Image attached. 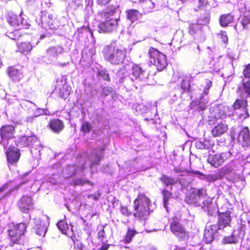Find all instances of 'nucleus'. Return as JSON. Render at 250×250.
<instances>
[{
    "label": "nucleus",
    "instance_id": "nucleus-1",
    "mask_svg": "<svg viewBox=\"0 0 250 250\" xmlns=\"http://www.w3.org/2000/svg\"><path fill=\"white\" fill-rule=\"evenodd\" d=\"M105 60L113 65H119L124 62L126 56V49L116 42L105 45L102 50Z\"/></svg>",
    "mask_w": 250,
    "mask_h": 250
},
{
    "label": "nucleus",
    "instance_id": "nucleus-2",
    "mask_svg": "<svg viewBox=\"0 0 250 250\" xmlns=\"http://www.w3.org/2000/svg\"><path fill=\"white\" fill-rule=\"evenodd\" d=\"M202 198H205L201 205L202 208L207 211L208 215H212L216 210L215 205L212 203V199L207 196L205 189L192 188L188 199L190 202L198 203Z\"/></svg>",
    "mask_w": 250,
    "mask_h": 250
},
{
    "label": "nucleus",
    "instance_id": "nucleus-3",
    "mask_svg": "<svg viewBox=\"0 0 250 250\" xmlns=\"http://www.w3.org/2000/svg\"><path fill=\"white\" fill-rule=\"evenodd\" d=\"M150 201L144 194L140 193L134 201V216L145 219L149 214Z\"/></svg>",
    "mask_w": 250,
    "mask_h": 250
},
{
    "label": "nucleus",
    "instance_id": "nucleus-4",
    "mask_svg": "<svg viewBox=\"0 0 250 250\" xmlns=\"http://www.w3.org/2000/svg\"><path fill=\"white\" fill-rule=\"evenodd\" d=\"M26 228V226L24 223H20L10 227L8 232L11 241L13 243H18L24 234Z\"/></svg>",
    "mask_w": 250,
    "mask_h": 250
},
{
    "label": "nucleus",
    "instance_id": "nucleus-5",
    "mask_svg": "<svg viewBox=\"0 0 250 250\" xmlns=\"http://www.w3.org/2000/svg\"><path fill=\"white\" fill-rule=\"evenodd\" d=\"M98 24V31L100 33H110L115 29L118 24V18L104 19Z\"/></svg>",
    "mask_w": 250,
    "mask_h": 250
},
{
    "label": "nucleus",
    "instance_id": "nucleus-6",
    "mask_svg": "<svg viewBox=\"0 0 250 250\" xmlns=\"http://www.w3.org/2000/svg\"><path fill=\"white\" fill-rule=\"evenodd\" d=\"M170 229L179 239L185 240L188 239V234L176 219H173L170 223Z\"/></svg>",
    "mask_w": 250,
    "mask_h": 250
},
{
    "label": "nucleus",
    "instance_id": "nucleus-7",
    "mask_svg": "<svg viewBox=\"0 0 250 250\" xmlns=\"http://www.w3.org/2000/svg\"><path fill=\"white\" fill-rule=\"evenodd\" d=\"M248 106V101L245 98H241L236 99L232 104V107L235 110L242 109L244 112L243 114H241L240 116L243 119H245L250 116Z\"/></svg>",
    "mask_w": 250,
    "mask_h": 250
},
{
    "label": "nucleus",
    "instance_id": "nucleus-8",
    "mask_svg": "<svg viewBox=\"0 0 250 250\" xmlns=\"http://www.w3.org/2000/svg\"><path fill=\"white\" fill-rule=\"evenodd\" d=\"M34 223L35 225L36 233L39 236H44L47 230L49 225L48 219L44 217V219H35Z\"/></svg>",
    "mask_w": 250,
    "mask_h": 250
},
{
    "label": "nucleus",
    "instance_id": "nucleus-9",
    "mask_svg": "<svg viewBox=\"0 0 250 250\" xmlns=\"http://www.w3.org/2000/svg\"><path fill=\"white\" fill-rule=\"evenodd\" d=\"M15 128L13 125H3L0 128V136L2 141L14 138Z\"/></svg>",
    "mask_w": 250,
    "mask_h": 250
},
{
    "label": "nucleus",
    "instance_id": "nucleus-10",
    "mask_svg": "<svg viewBox=\"0 0 250 250\" xmlns=\"http://www.w3.org/2000/svg\"><path fill=\"white\" fill-rule=\"evenodd\" d=\"M47 127L53 133L59 134L63 130L64 124L60 119L52 118L49 120Z\"/></svg>",
    "mask_w": 250,
    "mask_h": 250
},
{
    "label": "nucleus",
    "instance_id": "nucleus-11",
    "mask_svg": "<svg viewBox=\"0 0 250 250\" xmlns=\"http://www.w3.org/2000/svg\"><path fill=\"white\" fill-rule=\"evenodd\" d=\"M32 199L30 196H22L18 203L20 209L23 212H27L33 207Z\"/></svg>",
    "mask_w": 250,
    "mask_h": 250
},
{
    "label": "nucleus",
    "instance_id": "nucleus-12",
    "mask_svg": "<svg viewBox=\"0 0 250 250\" xmlns=\"http://www.w3.org/2000/svg\"><path fill=\"white\" fill-rule=\"evenodd\" d=\"M228 125L225 123L221 122L215 125L211 129V135L214 137H218L225 133L228 130Z\"/></svg>",
    "mask_w": 250,
    "mask_h": 250
},
{
    "label": "nucleus",
    "instance_id": "nucleus-13",
    "mask_svg": "<svg viewBox=\"0 0 250 250\" xmlns=\"http://www.w3.org/2000/svg\"><path fill=\"white\" fill-rule=\"evenodd\" d=\"M238 139L239 142H242L244 146H250V134L249 128L247 126L243 127L240 131Z\"/></svg>",
    "mask_w": 250,
    "mask_h": 250
},
{
    "label": "nucleus",
    "instance_id": "nucleus-14",
    "mask_svg": "<svg viewBox=\"0 0 250 250\" xmlns=\"http://www.w3.org/2000/svg\"><path fill=\"white\" fill-rule=\"evenodd\" d=\"M116 12V7L114 5H109L99 12L98 15L102 19H110L113 18L112 17Z\"/></svg>",
    "mask_w": 250,
    "mask_h": 250
},
{
    "label": "nucleus",
    "instance_id": "nucleus-15",
    "mask_svg": "<svg viewBox=\"0 0 250 250\" xmlns=\"http://www.w3.org/2000/svg\"><path fill=\"white\" fill-rule=\"evenodd\" d=\"M238 21L242 26V30L248 29L250 24V10L246 11L241 15Z\"/></svg>",
    "mask_w": 250,
    "mask_h": 250
},
{
    "label": "nucleus",
    "instance_id": "nucleus-16",
    "mask_svg": "<svg viewBox=\"0 0 250 250\" xmlns=\"http://www.w3.org/2000/svg\"><path fill=\"white\" fill-rule=\"evenodd\" d=\"M63 173L65 178H68L75 175H83V170L80 167H76L74 166H69L63 169Z\"/></svg>",
    "mask_w": 250,
    "mask_h": 250
},
{
    "label": "nucleus",
    "instance_id": "nucleus-17",
    "mask_svg": "<svg viewBox=\"0 0 250 250\" xmlns=\"http://www.w3.org/2000/svg\"><path fill=\"white\" fill-rule=\"evenodd\" d=\"M234 16L232 13L224 14L220 15L219 22L221 26L226 27L234 21Z\"/></svg>",
    "mask_w": 250,
    "mask_h": 250
},
{
    "label": "nucleus",
    "instance_id": "nucleus-18",
    "mask_svg": "<svg viewBox=\"0 0 250 250\" xmlns=\"http://www.w3.org/2000/svg\"><path fill=\"white\" fill-rule=\"evenodd\" d=\"M231 221V217L230 213L226 212L219 215L218 221V228L222 229L225 227L229 226Z\"/></svg>",
    "mask_w": 250,
    "mask_h": 250
},
{
    "label": "nucleus",
    "instance_id": "nucleus-19",
    "mask_svg": "<svg viewBox=\"0 0 250 250\" xmlns=\"http://www.w3.org/2000/svg\"><path fill=\"white\" fill-rule=\"evenodd\" d=\"M7 74L14 82H19L23 77L22 73L13 66L8 68Z\"/></svg>",
    "mask_w": 250,
    "mask_h": 250
},
{
    "label": "nucleus",
    "instance_id": "nucleus-20",
    "mask_svg": "<svg viewBox=\"0 0 250 250\" xmlns=\"http://www.w3.org/2000/svg\"><path fill=\"white\" fill-rule=\"evenodd\" d=\"M57 227L59 229L64 233L70 237L73 235L72 226L71 225V228L69 229L68 224L63 220L59 221L57 224Z\"/></svg>",
    "mask_w": 250,
    "mask_h": 250
},
{
    "label": "nucleus",
    "instance_id": "nucleus-21",
    "mask_svg": "<svg viewBox=\"0 0 250 250\" xmlns=\"http://www.w3.org/2000/svg\"><path fill=\"white\" fill-rule=\"evenodd\" d=\"M163 53L153 47H150L148 50V57L150 62L153 64Z\"/></svg>",
    "mask_w": 250,
    "mask_h": 250
},
{
    "label": "nucleus",
    "instance_id": "nucleus-22",
    "mask_svg": "<svg viewBox=\"0 0 250 250\" xmlns=\"http://www.w3.org/2000/svg\"><path fill=\"white\" fill-rule=\"evenodd\" d=\"M33 48L30 42H22L18 44L17 51L22 54H27Z\"/></svg>",
    "mask_w": 250,
    "mask_h": 250
},
{
    "label": "nucleus",
    "instance_id": "nucleus-23",
    "mask_svg": "<svg viewBox=\"0 0 250 250\" xmlns=\"http://www.w3.org/2000/svg\"><path fill=\"white\" fill-rule=\"evenodd\" d=\"M210 14L209 10H205L203 13H201L198 17L197 21V23L201 25L202 26L207 25L209 22Z\"/></svg>",
    "mask_w": 250,
    "mask_h": 250
},
{
    "label": "nucleus",
    "instance_id": "nucleus-24",
    "mask_svg": "<svg viewBox=\"0 0 250 250\" xmlns=\"http://www.w3.org/2000/svg\"><path fill=\"white\" fill-rule=\"evenodd\" d=\"M167 64V57L164 54H163L159 59L153 63V65L156 66L159 71H162L164 70L166 68Z\"/></svg>",
    "mask_w": 250,
    "mask_h": 250
},
{
    "label": "nucleus",
    "instance_id": "nucleus-25",
    "mask_svg": "<svg viewBox=\"0 0 250 250\" xmlns=\"http://www.w3.org/2000/svg\"><path fill=\"white\" fill-rule=\"evenodd\" d=\"M7 20L8 22L13 26H18L22 22L21 17L12 13L8 14Z\"/></svg>",
    "mask_w": 250,
    "mask_h": 250
},
{
    "label": "nucleus",
    "instance_id": "nucleus-26",
    "mask_svg": "<svg viewBox=\"0 0 250 250\" xmlns=\"http://www.w3.org/2000/svg\"><path fill=\"white\" fill-rule=\"evenodd\" d=\"M131 73L135 79H143L144 77V71L139 65L134 64L131 67Z\"/></svg>",
    "mask_w": 250,
    "mask_h": 250
},
{
    "label": "nucleus",
    "instance_id": "nucleus-27",
    "mask_svg": "<svg viewBox=\"0 0 250 250\" xmlns=\"http://www.w3.org/2000/svg\"><path fill=\"white\" fill-rule=\"evenodd\" d=\"M229 172V170H226V168H222L220 171L214 174H209L207 176V180L209 181H215L221 179L226 174Z\"/></svg>",
    "mask_w": 250,
    "mask_h": 250
},
{
    "label": "nucleus",
    "instance_id": "nucleus-28",
    "mask_svg": "<svg viewBox=\"0 0 250 250\" xmlns=\"http://www.w3.org/2000/svg\"><path fill=\"white\" fill-rule=\"evenodd\" d=\"M207 161L212 166L217 167L224 163V160L223 157H208Z\"/></svg>",
    "mask_w": 250,
    "mask_h": 250
},
{
    "label": "nucleus",
    "instance_id": "nucleus-29",
    "mask_svg": "<svg viewBox=\"0 0 250 250\" xmlns=\"http://www.w3.org/2000/svg\"><path fill=\"white\" fill-rule=\"evenodd\" d=\"M202 26L197 23L196 21V23H192L189 24L188 27V33L190 34L194 35L197 34L199 31L202 30Z\"/></svg>",
    "mask_w": 250,
    "mask_h": 250
},
{
    "label": "nucleus",
    "instance_id": "nucleus-30",
    "mask_svg": "<svg viewBox=\"0 0 250 250\" xmlns=\"http://www.w3.org/2000/svg\"><path fill=\"white\" fill-rule=\"evenodd\" d=\"M192 108H194L196 111L204 110L206 109L207 106L206 104L203 101H194L191 104Z\"/></svg>",
    "mask_w": 250,
    "mask_h": 250
},
{
    "label": "nucleus",
    "instance_id": "nucleus-31",
    "mask_svg": "<svg viewBox=\"0 0 250 250\" xmlns=\"http://www.w3.org/2000/svg\"><path fill=\"white\" fill-rule=\"evenodd\" d=\"M19 186H17L14 189H9L7 191H5L8 189L9 188V185L8 184H5L3 185L2 187L0 188V195H1L2 193H4V194L2 195V198H4L7 196L11 194V192L14 190V189H17L19 188Z\"/></svg>",
    "mask_w": 250,
    "mask_h": 250
},
{
    "label": "nucleus",
    "instance_id": "nucleus-32",
    "mask_svg": "<svg viewBox=\"0 0 250 250\" xmlns=\"http://www.w3.org/2000/svg\"><path fill=\"white\" fill-rule=\"evenodd\" d=\"M238 241V237L234 233H233L230 236L225 237L223 242L224 244H236Z\"/></svg>",
    "mask_w": 250,
    "mask_h": 250
},
{
    "label": "nucleus",
    "instance_id": "nucleus-33",
    "mask_svg": "<svg viewBox=\"0 0 250 250\" xmlns=\"http://www.w3.org/2000/svg\"><path fill=\"white\" fill-rule=\"evenodd\" d=\"M6 156H20V150L15 146H9L6 152Z\"/></svg>",
    "mask_w": 250,
    "mask_h": 250
},
{
    "label": "nucleus",
    "instance_id": "nucleus-34",
    "mask_svg": "<svg viewBox=\"0 0 250 250\" xmlns=\"http://www.w3.org/2000/svg\"><path fill=\"white\" fill-rule=\"evenodd\" d=\"M208 4L207 0H193V5L194 6V10L198 11L201 10L204 6Z\"/></svg>",
    "mask_w": 250,
    "mask_h": 250
},
{
    "label": "nucleus",
    "instance_id": "nucleus-35",
    "mask_svg": "<svg viewBox=\"0 0 250 250\" xmlns=\"http://www.w3.org/2000/svg\"><path fill=\"white\" fill-rule=\"evenodd\" d=\"M92 128V125L88 121H85L82 123L80 131L84 134L89 133Z\"/></svg>",
    "mask_w": 250,
    "mask_h": 250
},
{
    "label": "nucleus",
    "instance_id": "nucleus-36",
    "mask_svg": "<svg viewBox=\"0 0 250 250\" xmlns=\"http://www.w3.org/2000/svg\"><path fill=\"white\" fill-rule=\"evenodd\" d=\"M161 181L167 186L173 185L176 184L178 181L169 177L166 175H163L161 177Z\"/></svg>",
    "mask_w": 250,
    "mask_h": 250
},
{
    "label": "nucleus",
    "instance_id": "nucleus-37",
    "mask_svg": "<svg viewBox=\"0 0 250 250\" xmlns=\"http://www.w3.org/2000/svg\"><path fill=\"white\" fill-rule=\"evenodd\" d=\"M20 144L23 147L29 146L32 143V137L24 136L20 138Z\"/></svg>",
    "mask_w": 250,
    "mask_h": 250
},
{
    "label": "nucleus",
    "instance_id": "nucleus-38",
    "mask_svg": "<svg viewBox=\"0 0 250 250\" xmlns=\"http://www.w3.org/2000/svg\"><path fill=\"white\" fill-rule=\"evenodd\" d=\"M181 87L183 92H187L190 91V81L188 79H184L182 80L181 83Z\"/></svg>",
    "mask_w": 250,
    "mask_h": 250
},
{
    "label": "nucleus",
    "instance_id": "nucleus-39",
    "mask_svg": "<svg viewBox=\"0 0 250 250\" xmlns=\"http://www.w3.org/2000/svg\"><path fill=\"white\" fill-rule=\"evenodd\" d=\"M206 86L204 87L203 92L201 96V98H202L204 96H207L209 93V89L211 87L212 85V82L211 80L207 79L206 80Z\"/></svg>",
    "mask_w": 250,
    "mask_h": 250
},
{
    "label": "nucleus",
    "instance_id": "nucleus-40",
    "mask_svg": "<svg viewBox=\"0 0 250 250\" xmlns=\"http://www.w3.org/2000/svg\"><path fill=\"white\" fill-rule=\"evenodd\" d=\"M70 87L67 85H63L62 89H60L59 94L62 98H64L65 96H68L70 94L69 89Z\"/></svg>",
    "mask_w": 250,
    "mask_h": 250
},
{
    "label": "nucleus",
    "instance_id": "nucleus-41",
    "mask_svg": "<svg viewBox=\"0 0 250 250\" xmlns=\"http://www.w3.org/2000/svg\"><path fill=\"white\" fill-rule=\"evenodd\" d=\"M163 200L164 206L165 208H167V205L169 199L171 197V193L167 190H164L163 192Z\"/></svg>",
    "mask_w": 250,
    "mask_h": 250
},
{
    "label": "nucleus",
    "instance_id": "nucleus-42",
    "mask_svg": "<svg viewBox=\"0 0 250 250\" xmlns=\"http://www.w3.org/2000/svg\"><path fill=\"white\" fill-rule=\"evenodd\" d=\"M90 184V181L86 179H76L73 181V185L76 186H83L84 184Z\"/></svg>",
    "mask_w": 250,
    "mask_h": 250
},
{
    "label": "nucleus",
    "instance_id": "nucleus-43",
    "mask_svg": "<svg viewBox=\"0 0 250 250\" xmlns=\"http://www.w3.org/2000/svg\"><path fill=\"white\" fill-rule=\"evenodd\" d=\"M139 11L137 10L131 9L127 11L128 18L131 20L137 19Z\"/></svg>",
    "mask_w": 250,
    "mask_h": 250
},
{
    "label": "nucleus",
    "instance_id": "nucleus-44",
    "mask_svg": "<svg viewBox=\"0 0 250 250\" xmlns=\"http://www.w3.org/2000/svg\"><path fill=\"white\" fill-rule=\"evenodd\" d=\"M98 76L102 77L104 80L109 82L110 81V76L107 71L102 70L98 72Z\"/></svg>",
    "mask_w": 250,
    "mask_h": 250
},
{
    "label": "nucleus",
    "instance_id": "nucleus-45",
    "mask_svg": "<svg viewBox=\"0 0 250 250\" xmlns=\"http://www.w3.org/2000/svg\"><path fill=\"white\" fill-rule=\"evenodd\" d=\"M136 231L134 230L129 229L125 237V242L126 243L131 241L132 238L135 235Z\"/></svg>",
    "mask_w": 250,
    "mask_h": 250
},
{
    "label": "nucleus",
    "instance_id": "nucleus-46",
    "mask_svg": "<svg viewBox=\"0 0 250 250\" xmlns=\"http://www.w3.org/2000/svg\"><path fill=\"white\" fill-rule=\"evenodd\" d=\"M204 237L205 240L207 243H210L213 239L212 234L208 229L205 230Z\"/></svg>",
    "mask_w": 250,
    "mask_h": 250
},
{
    "label": "nucleus",
    "instance_id": "nucleus-47",
    "mask_svg": "<svg viewBox=\"0 0 250 250\" xmlns=\"http://www.w3.org/2000/svg\"><path fill=\"white\" fill-rule=\"evenodd\" d=\"M218 36H219V38L224 43L227 44L228 43V36L226 31H221L218 34Z\"/></svg>",
    "mask_w": 250,
    "mask_h": 250
},
{
    "label": "nucleus",
    "instance_id": "nucleus-48",
    "mask_svg": "<svg viewBox=\"0 0 250 250\" xmlns=\"http://www.w3.org/2000/svg\"><path fill=\"white\" fill-rule=\"evenodd\" d=\"M243 88L247 94L248 95H250V81L249 80H247L246 82H243Z\"/></svg>",
    "mask_w": 250,
    "mask_h": 250
},
{
    "label": "nucleus",
    "instance_id": "nucleus-49",
    "mask_svg": "<svg viewBox=\"0 0 250 250\" xmlns=\"http://www.w3.org/2000/svg\"><path fill=\"white\" fill-rule=\"evenodd\" d=\"M243 75L245 78H250V63L244 66Z\"/></svg>",
    "mask_w": 250,
    "mask_h": 250
},
{
    "label": "nucleus",
    "instance_id": "nucleus-50",
    "mask_svg": "<svg viewBox=\"0 0 250 250\" xmlns=\"http://www.w3.org/2000/svg\"><path fill=\"white\" fill-rule=\"evenodd\" d=\"M207 142H209V141L206 139L204 142H201V141H197L196 143V147L199 149L208 148L209 146H207V145L206 144Z\"/></svg>",
    "mask_w": 250,
    "mask_h": 250
},
{
    "label": "nucleus",
    "instance_id": "nucleus-51",
    "mask_svg": "<svg viewBox=\"0 0 250 250\" xmlns=\"http://www.w3.org/2000/svg\"><path fill=\"white\" fill-rule=\"evenodd\" d=\"M111 88L108 86H106L102 88L101 94V95L105 97L107 96V95H109L110 93H111Z\"/></svg>",
    "mask_w": 250,
    "mask_h": 250
},
{
    "label": "nucleus",
    "instance_id": "nucleus-52",
    "mask_svg": "<svg viewBox=\"0 0 250 250\" xmlns=\"http://www.w3.org/2000/svg\"><path fill=\"white\" fill-rule=\"evenodd\" d=\"M8 36L12 40H16L21 36V34L18 32V31L15 30L13 32L9 33Z\"/></svg>",
    "mask_w": 250,
    "mask_h": 250
},
{
    "label": "nucleus",
    "instance_id": "nucleus-53",
    "mask_svg": "<svg viewBox=\"0 0 250 250\" xmlns=\"http://www.w3.org/2000/svg\"><path fill=\"white\" fill-rule=\"evenodd\" d=\"M120 211L121 213L126 216L130 215L131 213L128 211L126 207L121 206L120 208Z\"/></svg>",
    "mask_w": 250,
    "mask_h": 250
},
{
    "label": "nucleus",
    "instance_id": "nucleus-54",
    "mask_svg": "<svg viewBox=\"0 0 250 250\" xmlns=\"http://www.w3.org/2000/svg\"><path fill=\"white\" fill-rule=\"evenodd\" d=\"M7 162L9 164L14 165L19 161V157H6Z\"/></svg>",
    "mask_w": 250,
    "mask_h": 250
},
{
    "label": "nucleus",
    "instance_id": "nucleus-55",
    "mask_svg": "<svg viewBox=\"0 0 250 250\" xmlns=\"http://www.w3.org/2000/svg\"><path fill=\"white\" fill-rule=\"evenodd\" d=\"M110 0H97V3L98 5L103 6L109 3Z\"/></svg>",
    "mask_w": 250,
    "mask_h": 250
},
{
    "label": "nucleus",
    "instance_id": "nucleus-56",
    "mask_svg": "<svg viewBox=\"0 0 250 250\" xmlns=\"http://www.w3.org/2000/svg\"><path fill=\"white\" fill-rule=\"evenodd\" d=\"M98 238L100 239H101V240H103V239L105 237V232H104V229H102V230H101L98 232Z\"/></svg>",
    "mask_w": 250,
    "mask_h": 250
},
{
    "label": "nucleus",
    "instance_id": "nucleus-57",
    "mask_svg": "<svg viewBox=\"0 0 250 250\" xmlns=\"http://www.w3.org/2000/svg\"><path fill=\"white\" fill-rule=\"evenodd\" d=\"M233 148H231L227 152H226V153H221L220 154V156H222V155H233Z\"/></svg>",
    "mask_w": 250,
    "mask_h": 250
},
{
    "label": "nucleus",
    "instance_id": "nucleus-58",
    "mask_svg": "<svg viewBox=\"0 0 250 250\" xmlns=\"http://www.w3.org/2000/svg\"><path fill=\"white\" fill-rule=\"evenodd\" d=\"M100 196V194L98 193L97 194L89 196V198H91L94 200H97L99 198Z\"/></svg>",
    "mask_w": 250,
    "mask_h": 250
},
{
    "label": "nucleus",
    "instance_id": "nucleus-59",
    "mask_svg": "<svg viewBox=\"0 0 250 250\" xmlns=\"http://www.w3.org/2000/svg\"><path fill=\"white\" fill-rule=\"evenodd\" d=\"M109 245L107 244H105L103 245L100 249L102 250H106L108 249Z\"/></svg>",
    "mask_w": 250,
    "mask_h": 250
},
{
    "label": "nucleus",
    "instance_id": "nucleus-60",
    "mask_svg": "<svg viewBox=\"0 0 250 250\" xmlns=\"http://www.w3.org/2000/svg\"><path fill=\"white\" fill-rule=\"evenodd\" d=\"M215 121V119L214 118H212L209 119L208 120V124L210 125L213 124Z\"/></svg>",
    "mask_w": 250,
    "mask_h": 250
},
{
    "label": "nucleus",
    "instance_id": "nucleus-61",
    "mask_svg": "<svg viewBox=\"0 0 250 250\" xmlns=\"http://www.w3.org/2000/svg\"><path fill=\"white\" fill-rule=\"evenodd\" d=\"M139 3H144L147 1V0H138Z\"/></svg>",
    "mask_w": 250,
    "mask_h": 250
},
{
    "label": "nucleus",
    "instance_id": "nucleus-62",
    "mask_svg": "<svg viewBox=\"0 0 250 250\" xmlns=\"http://www.w3.org/2000/svg\"><path fill=\"white\" fill-rule=\"evenodd\" d=\"M24 184V182H22V183L20 184V186H21V185H23V184Z\"/></svg>",
    "mask_w": 250,
    "mask_h": 250
},
{
    "label": "nucleus",
    "instance_id": "nucleus-63",
    "mask_svg": "<svg viewBox=\"0 0 250 250\" xmlns=\"http://www.w3.org/2000/svg\"><path fill=\"white\" fill-rule=\"evenodd\" d=\"M90 33H91V35H93V33H92V32L91 30H90Z\"/></svg>",
    "mask_w": 250,
    "mask_h": 250
},
{
    "label": "nucleus",
    "instance_id": "nucleus-64",
    "mask_svg": "<svg viewBox=\"0 0 250 250\" xmlns=\"http://www.w3.org/2000/svg\"><path fill=\"white\" fill-rule=\"evenodd\" d=\"M152 4H153V6H155V4H154V2H152Z\"/></svg>",
    "mask_w": 250,
    "mask_h": 250
}]
</instances>
